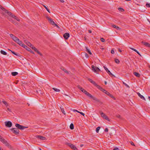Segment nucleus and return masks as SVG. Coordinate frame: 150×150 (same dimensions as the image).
<instances>
[{
    "label": "nucleus",
    "mask_w": 150,
    "mask_h": 150,
    "mask_svg": "<svg viewBox=\"0 0 150 150\" xmlns=\"http://www.w3.org/2000/svg\"><path fill=\"white\" fill-rule=\"evenodd\" d=\"M107 95L109 96L111 98H113L114 99H115V97L113 96L109 92H108L107 91H106V92H105Z\"/></svg>",
    "instance_id": "f8f14e48"
},
{
    "label": "nucleus",
    "mask_w": 150,
    "mask_h": 150,
    "mask_svg": "<svg viewBox=\"0 0 150 150\" xmlns=\"http://www.w3.org/2000/svg\"><path fill=\"white\" fill-rule=\"evenodd\" d=\"M30 47L33 49V47H34L32 45L30 46Z\"/></svg>",
    "instance_id": "052dcab7"
},
{
    "label": "nucleus",
    "mask_w": 150,
    "mask_h": 150,
    "mask_svg": "<svg viewBox=\"0 0 150 150\" xmlns=\"http://www.w3.org/2000/svg\"><path fill=\"white\" fill-rule=\"evenodd\" d=\"M0 8L2 10H4V8L2 7V6L0 5Z\"/></svg>",
    "instance_id": "bf43d9fd"
},
{
    "label": "nucleus",
    "mask_w": 150,
    "mask_h": 150,
    "mask_svg": "<svg viewBox=\"0 0 150 150\" xmlns=\"http://www.w3.org/2000/svg\"><path fill=\"white\" fill-rule=\"evenodd\" d=\"M85 56L86 58H88V56L86 53H85Z\"/></svg>",
    "instance_id": "864d4df0"
},
{
    "label": "nucleus",
    "mask_w": 150,
    "mask_h": 150,
    "mask_svg": "<svg viewBox=\"0 0 150 150\" xmlns=\"http://www.w3.org/2000/svg\"><path fill=\"white\" fill-rule=\"evenodd\" d=\"M63 70L65 73H67V74H69V72L67 71L65 69H62Z\"/></svg>",
    "instance_id": "79ce46f5"
},
{
    "label": "nucleus",
    "mask_w": 150,
    "mask_h": 150,
    "mask_svg": "<svg viewBox=\"0 0 150 150\" xmlns=\"http://www.w3.org/2000/svg\"><path fill=\"white\" fill-rule=\"evenodd\" d=\"M91 67L93 71L96 73H98V72L100 71V69L98 68L95 67L93 65Z\"/></svg>",
    "instance_id": "7ed1b4c3"
},
{
    "label": "nucleus",
    "mask_w": 150,
    "mask_h": 150,
    "mask_svg": "<svg viewBox=\"0 0 150 150\" xmlns=\"http://www.w3.org/2000/svg\"><path fill=\"white\" fill-rule=\"evenodd\" d=\"M74 150H78L77 148L75 146L74 148L73 149Z\"/></svg>",
    "instance_id": "e2e57ef3"
},
{
    "label": "nucleus",
    "mask_w": 150,
    "mask_h": 150,
    "mask_svg": "<svg viewBox=\"0 0 150 150\" xmlns=\"http://www.w3.org/2000/svg\"><path fill=\"white\" fill-rule=\"evenodd\" d=\"M118 10H119V11H121V12L123 11H124V9H123V8H118Z\"/></svg>",
    "instance_id": "4c0bfd02"
},
{
    "label": "nucleus",
    "mask_w": 150,
    "mask_h": 150,
    "mask_svg": "<svg viewBox=\"0 0 150 150\" xmlns=\"http://www.w3.org/2000/svg\"><path fill=\"white\" fill-rule=\"evenodd\" d=\"M146 6L147 7H150V4H146Z\"/></svg>",
    "instance_id": "09e8293b"
},
{
    "label": "nucleus",
    "mask_w": 150,
    "mask_h": 150,
    "mask_svg": "<svg viewBox=\"0 0 150 150\" xmlns=\"http://www.w3.org/2000/svg\"><path fill=\"white\" fill-rule=\"evenodd\" d=\"M15 126L17 128V129H23L25 128H27L28 127H24L23 126H22L18 124H16L15 125Z\"/></svg>",
    "instance_id": "20e7f679"
},
{
    "label": "nucleus",
    "mask_w": 150,
    "mask_h": 150,
    "mask_svg": "<svg viewBox=\"0 0 150 150\" xmlns=\"http://www.w3.org/2000/svg\"><path fill=\"white\" fill-rule=\"evenodd\" d=\"M52 89L54 90L56 92H59L60 91V90L59 89L56 88H53Z\"/></svg>",
    "instance_id": "cd10ccee"
},
{
    "label": "nucleus",
    "mask_w": 150,
    "mask_h": 150,
    "mask_svg": "<svg viewBox=\"0 0 150 150\" xmlns=\"http://www.w3.org/2000/svg\"><path fill=\"white\" fill-rule=\"evenodd\" d=\"M108 129L107 128H106L105 130V132H108Z\"/></svg>",
    "instance_id": "6e6d98bb"
},
{
    "label": "nucleus",
    "mask_w": 150,
    "mask_h": 150,
    "mask_svg": "<svg viewBox=\"0 0 150 150\" xmlns=\"http://www.w3.org/2000/svg\"><path fill=\"white\" fill-rule=\"evenodd\" d=\"M86 51H87V52L89 54L91 55L92 54V53L91 52V51L89 50L87 47H86Z\"/></svg>",
    "instance_id": "bb28decb"
},
{
    "label": "nucleus",
    "mask_w": 150,
    "mask_h": 150,
    "mask_svg": "<svg viewBox=\"0 0 150 150\" xmlns=\"http://www.w3.org/2000/svg\"><path fill=\"white\" fill-rule=\"evenodd\" d=\"M46 18L48 20L49 23L51 24L52 25H54L56 26L58 28H59V27L58 26V25L55 24L54 21L52 20L51 18H50L48 16H47L46 17Z\"/></svg>",
    "instance_id": "f03ea898"
},
{
    "label": "nucleus",
    "mask_w": 150,
    "mask_h": 150,
    "mask_svg": "<svg viewBox=\"0 0 150 150\" xmlns=\"http://www.w3.org/2000/svg\"><path fill=\"white\" fill-rule=\"evenodd\" d=\"M112 26L114 28H116L117 30H119L120 29V28L119 27L117 26L114 25H112Z\"/></svg>",
    "instance_id": "f3484780"
},
{
    "label": "nucleus",
    "mask_w": 150,
    "mask_h": 150,
    "mask_svg": "<svg viewBox=\"0 0 150 150\" xmlns=\"http://www.w3.org/2000/svg\"><path fill=\"white\" fill-rule=\"evenodd\" d=\"M70 128L71 129H73L74 128V125L72 123H71L70 126Z\"/></svg>",
    "instance_id": "c85d7f7f"
},
{
    "label": "nucleus",
    "mask_w": 150,
    "mask_h": 150,
    "mask_svg": "<svg viewBox=\"0 0 150 150\" xmlns=\"http://www.w3.org/2000/svg\"><path fill=\"white\" fill-rule=\"evenodd\" d=\"M101 41L103 42H104L105 41V40L103 38H101L100 39Z\"/></svg>",
    "instance_id": "a18cd8bd"
},
{
    "label": "nucleus",
    "mask_w": 150,
    "mask_h": 150,
    "mask_svg": "<svg viewBox=\"0 0 150 150\" xmlns=\"http://www.w3.org/2000/svg\"><path fill=\"white\" fill-rule=\"evenodd\" d=\"M123 83L127 87H128V88H130L129 86L126 83H125L124 82H123Z\"/></svg>",
    "instance_id": "e433bc0d"
},
{
    "label": "nucleus",
    "mask_w": 150,
    "mask_h": 150,
    "mask_svg": "<svg viewBox=\"0 0 150 150\" xmlns=\"http://www.w3.org/2000/svg\"><path fill=\"white\" fill-rule=\"evenodd\" d=\"M23 47L24 48H25L26 47H27L24 44H22L21 45V46Z\"/></svg>",
    "instance_id": "ea45409f"
},
{
    "label": "nucleus",
    "mask_w": 150,
    "mask_h": 150,
    "mask_svg": "<svg viewBox=\"0 0 150 150\" xmlns=\"http://www.w3.org/2000/svg\"><path fill=\"white\" fill-rule=\"evenodd\" d=\"M115 62L117 64H119L120 62V61L117 59H115Z\"/></svg>",
    "instance_id": "72a5a7b5"
},
{
    "label": "nucleus",
    "mask_w": 150,
    "mask_h": 150,
    "mask_svg": "<svg viewBox=\"0 0 150 150\" xmlns=\"http://www.w3.org/2000/svg\"><path fill=\"white\" fill-rule=\"evenodd\" d=\"M18 73L16 72H13L11 73V75L13 76H16L18 74Z\"/></svg>",
    "instance_id": "5701e85b"
},
{
    "label": "nucleus",
    "mask_w": 150,
    "mask_h": 150,
    "mask_svg": "<svg viewBox=\"0 0 150 150\" xmlns=\"http://www.w3.org/2000/svg\"><path fill=\"white\" fill-rule=\"evenodd\" d=\"M13 40L15 41L16 42H17V40L19 39L17 37H16V36H15L12 39Z\"/></svg>",
    "instance_id": "a878e982"
},
{
    "label": "nucleus",
    "mask_w": 150,
    "mask_h": 150,
    "mask_svg": "<svg viewBox=\"0 0 150 150\" xmlns=\"http://www.w3.org/2000/svg\"><path fill=\"white\" fill-rule=\"evenodd\" d=\"M77 87L78 88L80 89L81 91H82L84 89L81 87L79 85H78L77 86Z\"/></svg>",
    "instance_id": "c756f323"
},
{
    "label": "nucleus",
    "mask_w": 150,
    "mask_h": 150,
    "mask_svg": "<svg viewBox=\"0 0 150 150\" xmlns=\"http://www.w3.org/2000/svg\"><path fill=\"white\" fill-rule=\"evenodd\" d=\"M79 113H80L83 116H84L85 115V114L82 112H79Z\"/></svg>",
    "instance_id": "8fccbe9b"
},
{
    "label": "nucleus",
    "mask_w": 150,
    "mask_h": 150,
    "mask_svg": "<svg viewBox=\"0 0 150 150\" xmlns=\"http://www.w3.org/2000/svg\"><path fill=\"white\" fill-rule=\"evenodd\" d=\"M88 80L91 83H92L94 85L96 83L94 81H93L92 80L90 79H88Z\"/></svg>",
    "instance_id": "4be33fe9"
},
{
    "label": "nucleus",
    "mask_w": 150,
    "mask_h": 150,
    "mask_svg": "<svg viewBox=\"0 0 150 150\" xmlns=\"http://www.w3.org/2000/svg\"><path fill=\"white\" fill-rule=\"evenodd\" d=\"M1 53L4 55H6L7 54V53L3 50H1L0 51Z\"/></svg>",
    "instance_id": "b1692460"
},
{
    "label": "nucleus",
    "mask_w": 150,
    "mask_h": 150,
    "mask_svg": "<svg viewBox=\"0 0 150 150\" xmlns=\"http://www.w3.org/2000/svg\"><path fill=\"white\" fill-rule=\"evenodd\" d=\"M66 144L69 146L71 149H73L75 147V146L71 143H67Z\"/></svg>",
    "instance_id": "9b49d317"
},
{
    "label": "nucleus",
    "mask_w": 150,
    "mask_h": 150,
    "mask_svg": "<svg viewBox=\"0 0 150 150\" xmlns=\"http://www.w3.org/2000/svg\"><path fill=\"white\" fill-rule=\"evenodd\" d=\"M103 67L105 69V70H106V71L107 72V73H108L109 74V75H111L112 76H114L113 74H112L110 71L105 66H104Z\"/></svg>",
    "instance_id": "1a4fd4ad"
},
{
    "label": "nucleus",
    "mask_w": 150,
    "mask_h": 150,
    "mask_svg": "<svg viewBox=\"0 0 150 150\" xmlns=\"http://www.w3.org/2000/svg\"><path fill=\"white\" fill-rule=\"evenodd\" d=\"M2 102L6 106V107L7 108L8 106L9 105L8 103L6 101L4 100H3Z\"/></svg>",
    "instance_id": "412c9836"
},
{
    "label": "nucleus",
    "mask_w": 150,
    "mask_h": 150,
    "mask_svg": "<svg viewBox=\"0 0 150 150\" xmlns=\"http://www.w3.org/2000/svg\"><path fill=\"white\" fill-rule=\"evenodd\" d=\"M23 40L25 43H26V42L28 41L25 40V39L24 38H23Z\"/></svg>",
    "instance_id": "13d9d810"
},
{
    "label": "nucleus",
    "mask_w": 150,
    "mask_h": 150,
    "mask_svg": "<svg viewBox=\"0 0 150 150\" xmlns=\"http://www.w3.org/2000/svg\"><path fill=\"white\" fill-rule=\"evenodd\" d=\"M37 92L39 94H40L41 95L43 94V93L40 90H39L38 91H37Z\"/></svg>",
    "instance_id": "c9c22d12"
},
{
    "label": "nucleus",
    "mask_w": 150,
    "mask_h": 150,
    "mask_svg": "<svg viewBox=\"0 0 150 150\" xmlns=\"http://www.w3.org/2000/svg\"><path fill=\"white\" fill-rule=\"evenodd\" d=\"M5 10V12L6 13H8L9 11H8L7 10H5V9H4Z\"/></svg>",
    "instance_id": "680f3d73"
},
{
    "label": "nucleus",
    "mask_w": 150,
    "mask_h": 150,
    "mask_svg": "<svg viewBox=\"0 0 150 150\" xmlns=\"http://www.w3.org/2000/svg\"><path fill=\"white\" fill-rule=\"evenodd\" d=\"M36 137L41 140H45L46 139V138L45 137L42 136H38Z\"/></svg>",
    "instance_id": "ddd939ff"
},
{
    "label": "nucleus",
    "mask_w": 150,
    "mask_h": 150,
    "mask_svg": "<svg viewBox=\"0 0 150 150\" xmlns=\"http://www.w3.org/2000/svg\"><path fill=\"white\" fill-rule=\"evenodd\" d=\"M12 17L14 18L16 20L18 21H20V20L18 19L16 16L14 15H12Z\"/></svg>",
    "instance_id": "a211bd4d"
},
{
    "label": "nucleus",
    "mask_w": 150,
    "mask_h": 150,
    "mask_svg": "<svg viewBox=\"0 0 150 150\" xmlns=\"http://www.w3.org/2000/svg\"><path fill=\"white\" fill-rule=\"evenodd\" d=\"M101 91H103V92H104L105 93V92H106V91L105 90L103 89V88H102L100 90Z\"/></svg>",
    "instance_id": "a19ab883"
},
{
    "label": "nucleus",
    "mask_w": 150,
    "mask_h": 150,
    "mask_svg": "<svg viewBox=\"0 0 150 150\" xmlns=\"http://www.w3.org/2000/svg\"><path fill=\"white\" fill-rule=\"evenodd\" d=\"M142 43L146 47H150V44L145 42H142Z\"/></svg>",
    "instance_id": "4468645a"
},
{
    "label": "nucleus",
    "mask_w": 150,
    "mask_h": 150,
    "mask_svg": "<svg viewBox=\"0 0 150 150\" xmlns=\"http://www.w3.org/2000/svg\"><path fill=\"white\" fill-rule=\"evenodd\" d=\"M84 93H85L87 96H88L91 98H92L93 100H96L97 102H100V101L99 99H98L95 97L91 95L87 92L86 91H85L84 92Z\"/></svg>",
    "instance_id": "f257e3e1"
},
{
    "label": "nucleus",
    "mask_w": 150,
    "mask_h": 150,
    "mask_svg": "<svg viewBox=\"0 0 150 150\" xmlns=\"http://www.w3.org/2000/svg\"><path fill=\"white\" fill-rule=\"evenodd\" d=\"M36 52L38 54H40V55L41 56H42V54H41V53L39 52V51L38 50Z\"/></svg>",
    "instance_id": "3c124183"
},
{
    "label": "nucleus",
    "mask_w": 150,
    "mask_h": 150,
    "mask_svg": "<svg viewBox=\"0 0 150 150\" xmlns=\"http://www.w3.org/2000/svg\"><path fill=\"white\" fill-rule=\"evenodd\" d=\"M8 14L9 15L11 16V17L12 16V15H13L12 14V13H11L10 12H8Z\"/></svg>",
    "instance_id": "c03bdc74"
},
{
    "label": "nucleus",
    "mask_w": 150,
    "mask_h": 150,
    "mask_svg": "<svg viewBox=\"0 0 150 150\" xmlns=\"http://www.w3.org/2000/svg\"><path fill=\"white\" fill-rule=\"evenodd\" d=\"M114 149L115 150H117L118 149L117 148H115Z\"/></svg>",
    "instance_id": "774afa93"
},
{
    "label": "nucleus",
    "mask_w": 150,
    "mask_h": 150,
    "mask_svg": "<svg viewBox=\"0 0 150 150\" xmlns=\"http://www.w3.org/2000/svg\"><path fill=\"white\" fill-rule=\"evenodd\" d=\"M111 53L112 54H114V51L113 49H112L111 50Z\"/></svg>",
    "instance_id": "4d7b16f0"
},
{
    "label": "nucleus",
    "mask_w": 150,
    "mask_h": 150,
    "mask_svg": "<svg viewBox=\"0 0 150 150\" xmlns=\"http://www.w3.org/2000/svg\"><path fill=\"white\" fill-rule=\"evenodd\" d=\"M60 108L62 112L64 111V108H62V106L60 107Z\"/></svg>",
    "instance_id": "37998d69"
},
{
    "label": "nucleus",
    "mask_w": 150,
    "mask_h": 150,
    "mask_svg": "<svg viewBox=\"0 0 150 150\" xmlns=\"http://www.w3.org/2000/svg\"><path fill=\"white\" fill-rule=\"evenodd\" d=\"M61 2H64L63 0H59Z\"/></svg>",
    "instance_id": "338daca9"
},
{
    "label": "nucleus",
    "mask_w": 150,
    "mask_h": 150,
    "mask_svg": "<svg viewBox=\"0 0 150 150\" xmlns=\"http://www.w3.org/2000/svg\"><path fill=\"white\" fill-rule=\"evenodd\" d=\"M129 142L132 145L134 146H135V145L134 144V143L132 142Z\"/></svg>",
    "instance_id": "de8ad7c7"
},
{
    "label": "nucleus",
    "mask_w": 150,
    "mask_h": 150,
    "mask_svg": "<svg viewBox=\"0 0 150 150\" xmlns=\"http://www.w3.org/2000/svg\"><path fill=\"white\" fill-rule=\"evenodd\" d=\"M26 44L27 45L29 46H30L31 45H32V44L28 41H27L26 42Z\"/></svg>",
    "instance_id": "7c9ffc66"
},
{
    "label": "nucleus",
    "mask_w": 150,
    "mask_h": 150,
    "mask_svg": "<svg viewBox=\"0 0 150 150\" xmlns=\"http://www.w3.org/2000/svg\"><path fill=\"white\" fill-rule=\"evenodd\" d=\"M136 76L139 77L140 76V74L138 73L137 72H134L133 73Z\"/></svg>",
    "instance_id": "dca6fc26"
},
{
    "label": "nucleus",
    "mask_w": 150,
    "mask_h": 150,
    "mask_svg": "<svg viewBox=\"0 0 150 150\" xmlns=\"http://www.w3.org/2000/svg\"><path fill=\"white\" fill-rule=\"evenodd\" d=\"M6 141L4 138H3L1 140V141L4 144Z\"/></svg>",
    "instance_id": "2f4dec72"
},
{
    "label": "nucleus",
    "mask_w": 150,
    "mask_h": 150,
    "mask_svg": "<svg viewBox=\"0 0 150 150\" xmlns=\"http://www.w3.org/2000/svg\"><path fill=\"white\" fill-rule=\"evenodd\" d=\"M11 130L12 131L13 133L16 134H18L19 133V131L16 128H12L11 129Z\"/></svg>",
    "instance_id": "39448f33"
},
{
    "label": "nucleus",
    "mask_w": 150,
    "mask_h": 150,
    "mask_svg": "<svg viewBox=\"0 0 150 150\" xmlns=\"http://www.w3.org/2000/svg\"><path fill=\"white\" fill-rule=\"evenodd\" d=\"M94 85L96 86L98 89H100V90L101 88H102L100 86L97 85L96 83Z\"/></svg>",
    "instance_id": "393cba45"
},
{
    "label": "nucleus",
    "mask_w": 150,
    "mask_h": 150,
    "mask_svg": "<svg viewBox=\"0 0 150 150\" xmlns=\"http://www.w3.org/2000/svg\"><path fill=\"white\" fill-rule=\"evenodd\" d=\"M73 111H74V112H76L78 113H79V111H78L77 110H75V109H74Z\"/></svg>",
    "instance_id": "5fc2aeb1"
},
{
    "label": "nucleus",
    "mask_w": 150,
    "mask_h": 150,
    "mask_svg": "<svg viewBox=\"0 0 150 150\" xmlns=\"http://www.w3.org/2000/svg\"><path fill=\"white\" fill-rule=\"evenodd\" d=\"M100 127H97L96 128V132H98V131L100 129Z\"/></svg>",
    "instance_id": "f704fd0d"
},
{
    "label": "nucleus",
    "mask_w": 150,
    "mask_h": 150,
    "mask_svg": "<svg viewBox=\"0 0 150 150\" xmlns=\"http://www.w3.org/2000/svg\"><path fill=\"white\" fill-rule=\"evenodd\" d=\"M10 35L12 39H13V38L15 36L12 34H10Z\"/></svg>",
    "instance_id": "49530a36"
},
{
    "label": "nucleus",
    "mask_w": 150,
    "mask_h": 150,
    "mask_svg": "<svg viewBox=\"0 0 150 150\" xmlns=\"http://www.w3.org/2000/svg\"><path fill=\"white\" fill-rule=\"evenodd\" d=\"M117 117L118 118H120L121 116L120 115H118L117 116Z\"/></svg>",
    "instance_id": "69168bd1"
},
{
    "label": "nucleus",
    "mask_w": 150,
    "mask_h": 150,
    "mask_svg": "<svg viewBox=\"0 0 150 150\" xmlns=\"http://www.w3.org/2000/svg\"><path fill=\"white\" fill-rule=\"evenodd\" d=\"M3 138V137H2L0 135V141Z\"/></svg>",
    "instance_id": "0e129e2a"
},
{
    "label": "nucleus",
    "mask_w": 150,
    "mask_h": 150,
    "mask_svg": "<svg viewBox=\"0 0 150 150\" xmlns=\"http://www.w3.org/2000/svg\"><path fill=\"white\" fill-rule=\"evenodd\" d=\"M69 36V34L68 33H66L63 35V37L65 39L67 40Z\"/></svg>",
    "instance_id": "9d476101"
},
{
    "label": "nucleus",
    "mask_w": 150,
    "mask_h": 150,
    "mask_svg": "<svg viewBox=\"0 0 150 150\" xmlns=\"http://www.w3.org/2000/svg\"><path fill=\"white\" fill-rule=\"evenodd\" d=\"M100 114H101V116L104 119L108 121H110V120L108 118V116L106 115L103 112H100Z\"/></svg>",
    "instance_id": "0eeeda50"
},
{
    "label": "nucleus",
    "mask_w": 150,
    "mask_h": 150,
    "mask_svg": "<svg viewBox=\"0 0 150 150\" xmlns=\"http://www.w3.org/2000/svg\"><path fill=\"white\" fill-rule=\"evenodd\" d=\"M17 42L18 44L20 45L21 46L22 44H23L22 41H20L19 39H18L17 42Z\"/></svg>",
    "instance_id": "aec40b11"
},
{
    "label": "nucleus",
    "mask_w": 150,
    "mask_h": 150,
    "mask_svg": "<svg viewBox=\"0 0 150 150\" xmlns=\"http://www.w3.org/2000/svg\"><path fill=\"white\" fill-rule=\"evenodd\" d=\"M44 7L45 8L47 11L49 13H50V10L48 9V8L46 7V6L44 5H43Z\"/></svg>",
    "instance_id": "473e14b6"
},
{
    "label": "nucleus",
    "mask_w": 150,
    "mask_h": 150,
    "mask_svg": "<svg viewBox=\"0 0 150 150\" xmlns=\"http://www.w3.org/2000/svg\"><path fill=\"white\" fill-rule=\"evenodd\" d=\"M5 144V146L7 147L8 148H9L11 150H13V147L8 142L6 141L4 144Z\"/></svg>",
    "instance_id": "423d86ee"
},
{
    "label": "nucleus",
    "mask_w": 150,
    "mask_h": 150,
    "mask_svg": "<svg viewBox=\"0 0 150 150\" xmlns=\"http://www.w3.org/2000/svg\"><path fill=\"white\" fill-rule=\"evenodd\" d=\"M5 123V126L8 127H10L12 126V123L10 121H6Z\"/></svg>",
    "instance_id": "6e6552de"
},
{
    "label": "nucleus",
    "mask_w": 150,
    "mask_h": 150,
    "mask_svg": "<svg viewBox=\"0 0 150 150\" xmlns=\"http://www.w3.org/2000/svg\"><path fill=\"white\" fill-rule=\"evenodd\" d=\"M11 52L12 53H13V54H14L15 55H16V56H19V55L18 54L16 53L15 52H14L13 51H11Z\"/></svg>",
    "instance_id": "58836bf2"
},
{
    "label": "nucleus",
    "mask_w": 150,
    "mask_h": 150,
    "mask_svg": "<svg viewBox=\"0 0 150 150\" xmlns=\"http://www.w3.org/2000/svg\"><path fill=\"white\" fill-rule=\"evenodd\" d=\"M137 94L138 96L142 99L145 100V99L144 97L142 95H141L139 93H137Z\"/></svg>",
    "instance_id": "2eb2a0df"
},
{
    "label": "nucleus",
    "mask_w": 150,
    "mask_h": 150,
    "mask_svg": "<svg viewBox=\"0 0 150 150\" xmlns=\"http://www.w3.org/2000/svg\"><path fill=\"white\" fill-rule=\"evenodd\" d=\"M33 49L36 52L38 50L37 49H36L35 47H33Z\"/></svg>",
    "instance_id": "603ef678"
},
{
    "label": "nucleus",
    "mask_w": 150,
    "mask_h": 150,
    "mask_svg": "<svg viewBox=\"0 0 150 150\" xmlns=\"http://www.w3.org/2000/svg\"><path fill=\"white\" fill-rule=\"evenodd\" d=\"M130 49H131L132 50L136 52L138 54H139L140 56H141V55L139 53V52L136 49L132 48H130Z\"/></svg>",
    "instance_id": "6ab92c4d"
}]
</instances>
